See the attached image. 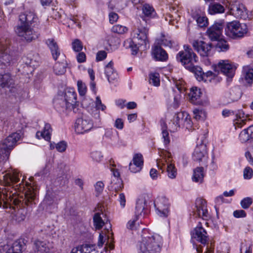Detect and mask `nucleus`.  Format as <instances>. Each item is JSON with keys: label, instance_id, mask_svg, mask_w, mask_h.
I'll use <instances>...</instances> for the list:
<instances>
[{"label": "nucleus", "instance_id": "1", "mask_svg": "<svg viewBox=\"0 0 253 253\" xmlns=\"http://www.w3.org/2000/svg\"><path fill=\"white\" fill-rule=\"evenodd\" d=\"M19 173L15 170H9L2 175V180L0 179L2 187H0V208L7 209L9 202H12L15 205H18L21 200L16 196L17 191L14 188V184L20 180Z\"/></svg>", "mask_w": 253, "mask_h": 253}, {"label": "nucleus", "instance_id": "2", "mask_svg": "<svg viewBox=\"0 0 253 253\" xmlns=\"http://www.w3.org/2000/svg\"><path fill=\"white\" fill-rule=\"evenodd\" d=\"M38 18L35 13L31 11H27L21 13L19 16L20 23L15 27V31L17 36L21 38V40L30 42L37 39L40 34L35 31L33 25L37 23Z\"/></svg>", "mask_w": 253, "mask_h": 253}, {"label": "nucleus", "instance_id": "3", "mask_svg": "<svg viewBox=\"0 0 253 253\" xmlns=\"http://www.w3.org/2000/svg\"><path fill=\"white\" fill-rule=\"evenodd\" d=\"M77 93L74 88H67L61 94H58L53 100L55 108L59 112L73 110L77 103Z\"/></svg>", "mask_w": 253, "mask_h": 253}, {"label": "nucleus", "instance_id": "4", "mask_svg": "<svg viewBox=\"0 0 253 253\" xmlns=\"http://www.w3.org/2000/svg\"><path fill=\"white\" fill-rule=\"evenodd\" d=\"M148 31L149 29L147 27L138 26L132 33L133 39H128L124 42V46L126 48H130L131 54L136 55L138 51L139 45H146L149 43Z\"/></svg>", "mask_w": 253, "mask_h": 253}, {"label": "nucleus", "instance_id": "5", "mask_svg": "<svg viewBox=\"0 0 253 253\" xmlns=\"http://www.w3.org/2000/svg\"><path fill=\"white\" fill-rule=\"evenodd\" d=\"M162 237L157 234L143 233L138 247L141 253H155L161 251Z\"/></svg>", "mask_w": 253, "mask_h": 253}, {"label": "nucleus", "instance_id": "6", "mask_svg": "<svg viewBox=\"0 0 253 253\" xmlns=\"http://www.w3.org/2000/svg\"><path fill=\"white\" fill-rule=\"evenodd\" d=\"M225 32L228 37L236 39L243 37L247 33L248 27L246 24L233 21L226 24Z\"/></svg>", "mask_w": 253, "mask_h": 253}, {"label": "nucleus", "instance_id": "7", "mask_svg": "<svg viewBox=\"0 0 253 253\" xmlns=\"http://www.w3.org/2000/svg\"><path fill=\"white\" fill-rule=\"evenodd\" d=\"M187 67V70L194 74L196 79L198 81H209L216 84L220 82L221 80V78L219 77L216 73H213L210 71L204 73L202 68L198 66H195L194 64L191 66Z\"/></svg>", "mask_w": 253, "mask_h": 253}, {"label": "nucleus", "instance_id": "8", "mask_svg": "<svg viewBox=\"0 0 253 253\" xmlns=\"http://www.w3.org/2000/svg\"><path fill=\"white\" fill-rule=\"evenodd\" d=\"M184 50L180 51L176 55V59L187 69V66H191L198 61V58L192 49L188 45H184Z\"/></svg>", "mask_w": 253, "mask_h": 253}, {"label": "nucleus", "instance_id": "9", "mask_svg": "<svg viewBox=\"0 0 253 253\" xmlns=\"http://www.w3.org/2000/svg\"><path fill=\"white\" fill-rule=\"evenodd\" d=\"M21 136L19 133H13L0 143V159L8 157L10 151L15 146Z\"/></svg>", "mask_w": 253, "mask_h": 253}, {"label": "nucleus", "instance_id": "10", "mask_svg": "<svg viewBox=\"0 0 253 253\" xmlns=\"http://www.w3.org/2000/svg\"><path fill=\"white\" fill-rule=\"evenodd\" d=\"M194 49L203 57H208L212 54V49L213 45L211 43L202 41L195 40L192 42Z\"/></svg>", "mask_w": 253, "mask_h": 253}, {"label": "nucleus", "instance_id": "11", "mask_svg": "<svg viewBox=\"0 0 253 253\" xmlns=\"http://www.w3.org/2000/svg\"><path fill=\"white\" fill-rule=\"evenodd\" d=\"M224 22H215L212 25L208 28L206 34L211 41H215L221 38L223 28Z\"/></svg>", "mask_w": 253, "mask_h": 253}, {"label": "nucleus", "instance_id": "12", "mask_svg": "<svg viewBox=\"0 0 253 253\" xmlns=\"http://www.w3.org/2000/svg\"><path fill=\"white\" fill-rule=\"evenodd\" d=\"M157 213L163 217H166L169 214V200L165 197H159L154 203Z\"/></svg>", "mask_w": 253, "mask_h": 253}, {"label": "nucleus", "instance_id": "13", "mask_svg": "<svg viewBox=\"0 0 253 253\" xmlns=\"http://www.w3.org/2000/svg\"><path fill=\"white\" fill-rule=\"evenodd\" d=\"M230 14L236 18L246 19L248 18L247 9L244 4L238 2L230 3L229 5Z\"/></svg>", "mask_w": 253, "mask_h": 253}, {"label": "nucleus", "instance_id": "14", "mask_svg": "<svg viewBox=\"0 0 253 253\" xmlns=\"http://www.w3.org/2000/svg\"><path fill=\"white\" fill-rule=\"evenodd\" d=\"M192 239L201 243L205 246L209 240V236L206 230L202 227L201 222H199L197 226L191 232Z\"/></svg>", "mask_w": 253, "mask_h": 253}, {"label": "nucleus", "instance_id": "15", "mask_svg": "<svg viewBox=\"0 0 253 253\" xmlns=\"http://www.w3.org/2000/svg\"><path fill=\"white\" fill-rule=\"evenodd\" d=\"M93 127L92 121L88 118H78L76 122L75 129L77 133L83 134L90 130Z\"/></svg>", "mask_w": 253, "mask_h": 253}, {"label": "nucleus", "instance_id": "16", "mask_svg": "<svg viewBox=\"0 0 253 253\" xmlns=\"http://www.w3.org/2000/svg\"><path fill=\"white\" fill-rule=\"evenodd\" d=\"M193 159L195 161L197 162H206L207 161L208 152L206 144L203 142L200 144H197L193 153Z\"/></svg>", "mask_w": 253, "mask_h": 253}, {"label": "nucleus", "instance_id": "17", "mask_svg": "<svg viewBox=\"0 0 253 253\" xmlns=\"http://www.w3.org/2000/svg\"><path fill=\"white\" fill-rule=\"evenodd\" d=\"M8 50L2 44H0V67L5 69L13 63L11 55L8 53Z\"/></svg>", "mask_w": 253, "mask_h": 253}, {"label": "nucleus", "instance_id": "18", "mask_svg": "<svg viewBox=\"0 0 253 253\" xmlns=\"http://www.w3.org/2000/svg\"><path fill=\"white\" fill-rule=\"evenodd\" d=\"M196 211H194V214L196 216L202 217L204 219H207L209 217L208 210L207 209V202L203 199H198L196 201Z\"/></svg>", "mask_w": 253, "mask_h": 253}, {"label": "nucleus", "instance_id": "19", "mask_svg": "<svg viewBox=\"0 0 253 253\" xmlns=\"http://www.w3.org/2000/svg\"><path fill=\"white\" fill-rule=\"evenodd\" d=\"M24 246V244L18 241L14 242L10 248L7 245H0V253H2V252L5 251V253H22Z\"/></svg>", "mask_w": 253, "mask_h": 253}, {"label": "nucleus", "instance_id": "20", "mask_svg": "<svg viewBox=\"0 0 253 253\" xmlns=\"http://www.w3.org/2000/svg\"><path fill=\"white\" fill-rule=\"evenodd\" d=\"M217 67L221 72L229 78H232L235 74L236 67L228 61L222 60L217 64Z\"/></svg>", "mask_w": 253, "mask_h": 253}, {"label": "nucleus", "instance_id": "21", "mask_svg": "<svg viewBox=\"0 0 253 253\" xmlns=\"http://www.w3.org/2000/svg\"><path fill=\"white\" fill-rule=\"evenodd\" d=\"M45 43L50 49L53 59L56 60L61 54L60 49L56 41L53 38H49L45 40Z\"/></svg>", "mask_w": 253, "mask_h": 253}, {"label": "nucleus", "instance_id": "22", "mask_svg": "<svg viewBox=\"0 0 253 253\" xmlns=\"http://www.w3.org/2000/svg\"><path fill=\"white\" fill-rule=\"evenodd\" d=\"M33 250L37 253H51L49 243L39 239L34 242Z\"/></svg>", "mask_w": 253, "mask_h": 253}, {"label": "nucleus", "instance_id": "23", "mask_svg": "<svg viewBox=\"0 0 253 253\" xmlns=\"http://www.w3.org/2000/svg\"><path fill=\"white\" fill-rule=\"evenodd\" d=\"M152 55L156 61H166L168 59V54L161 46L155 45L152 47Z\"/></svg>", "mask_w": 253, "mask_h": 253}, {"label": "nucleus", "instance_id": "24", "mask_svg": "<svg viewBox=\"0 0 253 253\" xmlns=\"http://www.w3.org/2000/svg\"><path fill=\"white\" fill-rule=\"evenodd\" d=\"M105 74L109 83L117 81L119 78L118 74L113 68V63L109 62L105 66Z\"/></svg>", "mask_w": 253, "mask_h": 253}, {"label": "nucleus", "instance_id": "25", "mask_svg": "<svg viewBox=\"0 0 253 253\" xmlns=\"http://www.w3.org/2000/svg\"><path fill=\"white\" fill-rule=\"evenodd\" d=\"M242 96V91L239 86H234L231 88L226 94V98L228 103L238 101Z\"/></svg>", "mask_w": 253, "mask_h": 253}, {"label": "nucleus", "instance_id": "26", "mask_svg": "<svg viewBox=\"0 0 253 253\" xmlns=\"http://www.w3.org/2000/svg\"><path fill=\"white\" fill-rule=\"evenodd\" d=\"M142 14L141 18L146 23L151 18H154L156 15V12L152 6L149 4H144L142 7Z\"/></svg>", "mask_w": 253, "mask_h": 253}, {"label": "nucleus", "instance_id": "27", "mask_svg": "<svg viewBox=\"0 0 253 253\" xmlns=\"http://www.w3.org/2000/svg\"><path fill=\"white\" fill-rule=\"evenodd\" d=\"M202 94L200 88L195 86L192 87L188 93L190 102L195 104H201L202 101L200 99Z\"/></svg>", "mask_w": 253, "mask_h": 253}, {"label": "nucleus", "instance_id": "28", "mask_svg": "<svg viewBox=\"0 0 253 253\" xmlns=\"http://www.w3.org/2000/svg\"><path fill=\"white\" fill-rule=\"evenodd\" d=\"M177 118L180 120L181 126L185 127L189 129L192 126V121L189 115L184 112L177 113Z\"/></svg>", "mask_w": 253, "mask_h": 253}, {"label": "nucleus", "instance_id": "29", "mask_svg": "<svg viewBox=\"0 0 253 253\" xmlns=\"http://www.w3.org/2000/svg\"><path fill=\"white\" fill-rule=\"evenodd\" d=\"M36 193L33 189H29L25 193V198L23 203L27 206H32L35 204Z\"/></svg>", "mask_w": 253, "mask_h": 253}, {"label": "nucleus", "instance_id": "30", "mask_svg": "<svg viewBox=\"0 0 253 253\" xmlns=\"http://www.w3.org/2000/svg\"><path fill=\"white\" fill-rule=\"evenodd\" d=\"M14 81L9 73L0 74V86L2 87H13Z\"/></svg>", "mask_w": 253, "mask_h": 253}, {"label": "nucleus", "instance_id": "31", "mask_svg": "<svg viewBox=\"0 0 253 253\" xmlns=\"http://www.w3.org/2000/svg\"><path fill=\"white\" fill-rule=\"evenodd\" d=\"M146 201L144 198H141L138 199L136 202L135 215L138 217L142 215V213L145 214V209L147 207Z\"/></svg>", "mask_w": 253, "mask_h": 253}, {"label": "nucleus", "instance_id": "32", "mask_svg": "<svg viewBox=\"0 0 253 253\" xmlns=\"http://www.w3.org/2000/svg\"><path fill=\"white\" fill-rule=\"evenodd\" d=\"M22 59L27 66L34 68L38 65V56L33 53L27 54L26 56L23 57Z\"/></svg>", "mask_w": 253, "mask_h": 253}, {"label": "nucleus", "instance_id": "33", "mask_svg": "<svg viewBox=\"0 0 253 253\" xmlns=\"http://www.w3.org/2000/svg\"><path fill=\"white\" fill-rule=\"evenodd\" d=\"M52 128L50 125L46 123L45 124L43 130L42 131H38L36 133V136L38 138L40 139V137H42L45 140L49 141L50 139L51 132Z\"/></svg>", "mask_w": 253, "mask_h": 253}, {"label": "nucleus", "instance_id": "34", "mask_svg": "<svg viewBox=\"0 0 253 253\" xmlns=\"http://www.w3.org/2000/svg\"><path fill=\"white\" fill-rule=\"evenodd\" d=\"M225 9L223 5L217 2L211 3L209 5L208 12L211 15L222 13Z\"/></svg>", "mask_w": 253, "mask_h": 253}, {"label": "nucleus", "instance_id": "35", "mask_svg": "<svg viewBox=\"0 0 253 253\" xmlns=\"http://www.w3.org/2000/svg\"><path fill=\"white\" fill-rule=\"evenodd\" d=\"M94 250V246L84 244L73 248L71 253H91V252Z\"/></svg>", "mask_w": 253, "mask_h": 253}, {"label": "nucleus", "instance_id": "36", "mask_svg": "<svg viewBox=\"0 0 253 253\" xmlns=\"http://www.w3.org/2000/svg\"><path fill=\"white\" fill-rule=\"evenodd\" d=\"M105 136L110 139L115 145L119 144L120 138L118 132L114 129H108L106 130Z\"/></svg>", "mask_w": 253, "mask_h": 253}, {"label": "nucleus", "instance_id": "37", "mask_svg": "<svg viewBox=\"0 0 253 253\" xmlns=\"http://www.w3.org/2000/svg\"><path fill=\"white\" fill-rule=\"evenodd\" d=\"M101 214H102L103 216L105 215L103 212L101 213L97 212L94 214L93 218L94 226L97 229H101L105 223H107L108 221V219L106 220L105 219H104L103 220L102 217L101 216Z\"/></svg>", "mask_w": 253, "mask_h": 253}, {"label": "nucleus", "instance_id": "38", "mask_svg": "<svg viewBox=\"0 0 253 253\" xmlns=\"http://www.w3.org/2000/svg\"><path fill=\"white\" fill-rule=\"evenodd\" d=\"M205 176L204 168L203 167H197L193 170L192 180L196 182L202 183Z\"/></svg>", "mask_w": 253, "mask_h": 253}, {"label": "nucleus", "instance_id": "39", "mask_svg": "<svg viewBox=\"0 0 253 253\" xmlns=\"http://www.w3.org/2000/svg\"><path fill=\"white\" fill-rule=\"evenodd\" d=\"M243 71L246 83L249 85H251L253 83V68L249 66H244L243 67Z\"/></svg>", "mask_w": 253, "mask_h": 253}, {"label": "nucleus", "instance_id": "40", "mask_svg": "<svg viewBox=\"0 0 253 253\" xmlns=\"http://www.w3.org/2000/svg\"><path fill=\"white\" fill-rule=\"evenodd\" d=\"M180 120H178L177 118V114H176L172 120L168 124V128L170 132H175L177 131L180 127Z\"/></svg>", "mask_w": 253, "mask_h": 253}, {"label": "nucleus", "instance_id": "41", "mask_svg": "<svg viewBox=\"0 0 253 253\" xmlns=\"http://www.w3.org/2000/svg\"><path fill=\"white\" fill-rule=\"evenodd\" d=\"M216 41L217 43L214 46L218 52H225L229 49V45L225 40L221 38Z\"/></svg>", "mask_w": 253, "mask_h": 253}, {"label": "nucleus", "instance_id": "42", "mask_svg": "<svg viewBox=\"0 0 253 253\" xmlns=\"http://www.w3.org/2000/svg\"><path fill=\"white\" fill-rule=\"evenodd\" d=\"M67 65V63L65 62H56L53 67L54 73L58 75L64 74L66 71Z\"/></svg>", "mask_w": 253, "mask_h": 253}, {"label": "nucleus", "instance_id": "43", "mask_svg": "<svg viewBox=\"0 0 253 253\" xmlns=\"http://www.w3.org/2000/svg\"><path fill=\"white\" fill-rule=\"evenodd\" d=\"M149 83L155 86H158L160 84V75L158 73H150L149 74Z\"/></svg>", "mask_w": 253, "mask_h": 253}, {"label": "nucleus", "instance_id": "44", "mask_svg": "<svg viewBox=\"0 0 253 253\" xmlns=\"http://www.w3.org/2000/svg\"><path fill=\"white\" fill-rule=\"evenodd\" d=\"M167 169L169 177L171 179L175 178L177 175V170L175 166L172 164H169Z\"/></svg>", "mask_w": 253, "mask_h": 253}, {"label": "nucleus", "instance_id": "45", "mask_svg": "<svg viewBox=\"0 0 253 253\" xmlns=\"http://www.w3.org/2000/svg\"><path fill=\"white\" fill-rule=\"evenodd\" d=\"M127 31L128 28L126 27L119 24L114 25L112 28L113 33L118 34H124Z\"/></svg>", "mask_w": 253, "mask_h": 253}, {"label": "nucleus", "instance_id": "46", "mask_svg": "<svg viewBox=\"0 0 253 253\" xmlns=\"http://www.w3.org/2000/svg\"><path fill=\"white\" fill-rule=\"evenodd\" d=\"M133 163L135 165L140 166L142 168L143 165V156L140 153L135 154L133 157L132 159Z\"/></svg>", "mask_w": 253, "mask_h": 253}, {"label": "nucleus", "instance_id": "47", "mask_svg": "<svg viewBox=\"0 0 253 253\" xmlns=\"http://www.w3.org/2000/svg\"><path fill=\"white\" fill-rule=\"evenodd\" d=\"M78 89L81 96H84L86 92V86L82 81H78L77 83Z\"/></svg>", "mask_w": 253, "mask_h": 253}, {"label": "nucleus", "instance_id": "48", "mask_svg": "<svg viewBox=\"0 0 253 253\" xmlns=\"http://www.w3.org/2000/svg\"><path fill=\"white\" fill-rule=\"evenodd\" d=\"M196 21L198 26L201 28L206 27L208 24V19L205 16H198Z\"/></svg>", "mask_w": 253, "mask_h": 253}, {"label": "nucleus", "instance_id": "49", "mask_svg": "<svg viewBox=\"0 0 253 253\" xmlns=\"http://www.w3.org/2000/svg\"><path fill=\"white\" fill-rule=\"evenodd\" d=\"M239 139L242 143H245L252 139L246 129L242 130L239 134Z\"/></svg>", "mask_w": 253, "mask_h": 253}, {"label": "nucleus", "instance_id": "50", "mask_svg": "<svg viewBox=\"0 0 253 253\" xmlns=\"http://www.w3.org/2000/svg\"><path fill=\"white\" fill-rule=\"evenodd\" d=\"M72 47L76 52H80L83 49V44L82 42L78 39L75 40L72 42Z\"/></svg>", "mask_w": 253, "mask_h": 253}, {"label": "nucleus", "instance_id": "51", "mask_svg": "<svg viewBox=\"0 0 253 253\" xmlns=\"http://www.w3.org/2000/svg\"><path fill=\"white\" fill-rule=\"evenodd\" d=\"M253 203L252 199L250 197H247L243 199L241 201V207L244 209H248L250 206L252 205Z\"/></svg>", "mask_w": 253, "mask_h": 253}, {"label": "nucleus", "instance_id": "52", "mask_svg": "<svg viewBox=\"0 0 253 253\" xmlns=\"http://www.w3.org/2000/svg\"><path fill=\"white\" fill-rule=\"evenodd\" d=\"M165 124L164 123V126H162V136L164 139V141L165 144H169L170 142L169 137V134L166 130V127L165 126Z\"/></svg>", "mask_w": 253, "mask_h": 253}, {"label": "nucleus", "instance_id": "53", "mask_svg": "<svg viewBox=\"0 0 253 253\" xmlns=\"http://www.w3.org/2000/svg\"><path fill=\"white\" fill-rule=\"evenodd\" d=\"M253 175V170L249 167H246L244 170V177L245 179H251Z\"/></svg>", "mask_w": 253, "mask_h": 253}, {"label": "nucleus", "instance_id": "54", "mask_svg": "<svg viewBox=\"0 0 253 253\" xmlns=\"http://www.w3.org/2000/svg\"><path fill=\"white\" fill-rule=\"evenodd\" d=\"M91 157L94 161L100 162L101 161L103 156L99 151H94L91 153Z\"/></svg>", "mask_w": 253, "mask_h": 253}, {"label": "nucleus", "instance_id": "55", "mask_svg": "<svg viewBox=\"0 0 253 253\" xmlns=\"http://www.w3.org/2000/svg\"><path fill=\"white\" fill-rule=\"evenodd\" d=\"M193 113L194 115V118L197 120L203 119L204 118L205 113L203 112L202 110L195 109L193 111Z\"/></svg>", "mask_w": 253, "mask_h": 253}, {"label": "nucleus", "instance_id": "56", "mask_svg": "<svg viewBox=\"0 0 253 253\" xmlns=\"http://www.w3.org/2000/svg\"><path fill=\"white\" fill-rule=\"evenodd\" d=\"M66 147L67 143L64 141H60L56 144V148L60 152H64L66 149Z\"/></svg>", "mask_w": 253, "mask_h": 253}, {"label": "nucleus", "instance_id": "57", "mask_svg": "<svg viewBox=\"0 0 253 253\" xmlns=\"http://www.w3.org/2000/svg\"><path fill=\"white\" fill-rule=\"evenodd\" d=\"M107 52L104 50L99 51L96 54V61L98 62L104 60L107 57Z\"/></svg>", "mask_w": 253, "mask_h": 253}, {"label": "nucleus", "instance_id": "58", "mask_svg": "<svg viewBox=\"0 0 253 253\" xmlns=\"http://www.w3.org/2000/svg\"><path fill=\"white\" fill-rule=\"evenodd\" d=\"M95 106L97 110H101L104 111L106 109V106L102 103L100 98L99 96L96 97Z\"/></svg>", "mask_w": 253, "mask_h": 253}, {"label": "nucleus", "instance_id": "59", "mask_svg": "<svg viewBox=\"0 0 253 253\" xmlns=\"http://www.w3.org/2000/svg\"><path fill=\"white\" fill-rule=\"evenodd\" d=\"M104 184L102 181H98L95 185V189L98 194H100L103 190Z\"/></svg>", "mask_w": 253, "mask_h": 253}, {"label": "nucleus", "instance_id": "60", "mask_svg": "<svg viewBox=\"0 0 253 253\" xmlns=\"http://www.w3.org/2000/svg\"><path fill=\"white\" fill-rule=\"evenodd\" d=\"M129 169L131 172L133 173H136L139 172L142 169V168L137 165H135L133 163H130L129 165Z\"/></svg>", "mask_w": 253, "mask_h": 253}, {"label": "nucleus", "instance_id": "61", "mask_svg": "<svg viewBox=\"0 0 253 253\" xmlns=\"http://www.w3.org/2000/svg\"><path fill=\"white\" fill-rule=\"evenodd\" d=\"M246 215V212L242 210H236L233 212V215L236 218L245 217Z\"/></svg>", "mask_w": 253, "mask_h": 253}, {"label": "nucleus", "instance_id": "62", "mask_svg": "<svg viewBox=\"0 0 253 253\" xmlns=\"http://www.w3.org/2000/svg\"><path fill=\"white\" fill-rule=\"evenodd\" d=\"M138 217L135 215V216L133 218H132V219H130L127 222V227L128 229H129L131 230H133L134 229L135 223L137 220Z\"/></svg>", "mask_w": 253, "mask_h": 253}, {"label": "nucleus", "instance_id": "63", "mask_svg": "<svg viewBox=\"0 0 253 253\" xmlns=\"http://www.w3.org/2000/svg\"><path fill=\"white\" fill-rule=\"evenodd\" d=\"M180 99H181V95L179 93H177L174 95L173 107L175 108H177V107H179Z\"/></svg>", "mask_w": 253, "mask_h": 253}, {"label": "nucleus", "instance_id": "64", "mask_svg": "<svg viewBox=\"0 0 253 253\" xmlns=\"http://www.w3.org/2000/svg\"><path fill=\"white\" fill-rule=\"evenodd\" d=\"M109 16L110 22L112 24L116 22L119 18L118 15L115 12L110 13Z\"/></svg>", "mask_w": 253, "mask_h": 253}]
</instances>
